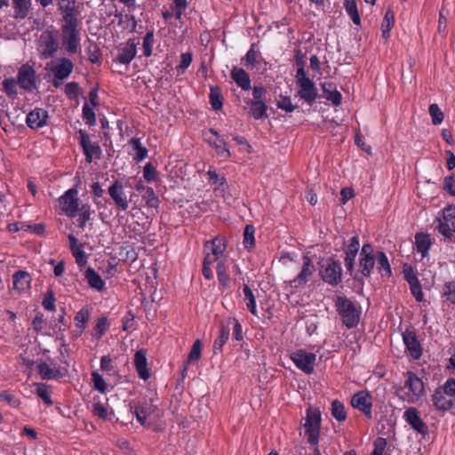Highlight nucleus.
<instances>
[{"instance_id": "1", "label": "nucleus", "mask_w": 455, "mask_h": 455, "mask_svg": "<svg viewBox=\"0 0 455 455\" xmlns=\"http://www.w3.org/2000/svg\"><path fill=\"white\" fill-rule=\"evenodd\" d=\"M334 307L339 315L342 323L352 329L357 326L360 321V307L346 296L339 295L334 299Z\"/></svg>"}, {"instance_id": "2", "label": "nucleus", "mask_w": 455, "mask_h": 455, "mask_svg": "<svg viewBox=\"0 0 455 455\" xmlns=\"http://www.w3.org/2000/svg\"><path fill=\"white\" fill-rule=\"evenodd\" d=\"M404 377L403 385L396 390V395L404 402L415 403L424 394L423 381L412 371H407Z\"/></svg>"}, {"instance_id": "3", "label": "nucleus", "mask_w": 455, "mask_h": 455, "mask_svg": "<svg viewBox=\"0 0 455 455\" xmlns=\"http://www.w3.org/2000/svg\"><path fill=\"white\" fill-rule=\"evenodd\" d=\"M295 81L298 87L296 97L312 105L318 97V90L302 66L297 69Z\"/></svg>"}, {"instance_id": "4", "label": "nucleus", "mask_w": 455, "mask_h": 455, "mask_svg": "<svg viewBox=\"0 0 455 455\" xmlns=\"http://www.w3.org/2000/svg\"><path fill=\"white\" fill-rule=\"evenodd\" d=\"M78 20H64V24L61 26L62 35V44L65 50L70 53H76L80 45V33L77 28Z\"/></svg>"}, {"instance_id": "5", "label": "nucleus", "mask_w": 455, "mask_h": 455, "mask_svg": "<svg viewBox=\"0 0 455 455\" xmlns=\"http://www.w3.org/2000/svg\"><path fill=\"white\" fill-rule=\"evenodd\" d=\"M319 274L323 282L332 286L338 285L342 281L341 265L333 258L322 260Z\"/></svg>"}, {"instance_id": "6", "label": "nucleus", "mask_w": 455, "mask_h": 455, "mask_svg": "<svg viewBox=\"0 0 455 455\" xmlns=\"http://www.w3.org/2000/svg\"><path fill=\"white\" fill-rule=\"evenodd\" d=\"M304 431L307 442L312 445H316L319 442L321 415L317 411L312 409L307 410V416L304 419Z\"/></svg>"}, {"instance_id": "7", "label": "nucleus", "mask_w": 455, "mask_h": 455, "mask_svg": "<svg viewBox=\"0 0 455 455\" xmlns=\"http://www.w3.org/2000/svg\"><path fill=\"white\" fill-rule=\"evenodd\" d=\"M302 266L299 274L287 283L292 290H299L304 288L313 277L315 272V267L310 257L307 255L302 258Z\"/></svg>"}, {"instance_id": "8", "label": "nucleus", "mask_w": 455, "mask_h": 455, "mask_svg": "<svg viewBox=\"0 0 455 455\" xmlns=\"http://www.w3.org/2000/svg\"><path fill=\"white\" fill-rule=\"evenodd\" d=\"M436 229L445 238L451 239L455 233V206L448 205L443 210V217L436 218Z\"/></svg>"}, {"instance_id": "9", "label": "nucleus", "mask_w": 455, "mask_h": 455, "mask_svg": "<svg viewBox=\"0 0 455 455\" xmlns=\"http://www.w3.org/2000/svg\"><path fill=\"white\" fill-rule=\"evenodd\" d=\"M59 203L61 207V211L67 216L70 218L76 217L81 207L77 189L76 188H71L67 190L64 195L59 198Z\"/></svg>"}, {"instance_id": "10", "label": "nucleus", "mask_w": 455, "mask_h": 455, "mask_svg": "<svg viewBox=\"0 0 455 455\" xmlns=\"http://www.w3.org/2000/svg\"><path fill=\"white\" fill-rule=\"evenodd\" d=\"M16 78L19 86L28 92H31L37 88L36 72L35 68L28 63L20 66Z\"/></svg>"}, {"instance_id": "11", "label": "nucleus", "mask_w": 455, "mask_h": 455, "mask_svg": "<svg viewBox=\"0 0 455 455\" xmlns=\"http://www.w3.org/2000/svg\"><path fill=\"white\" fill-rule=\"evenodd\" d=\"M296 367L306 374H311L314 371L316 355L314 353L304 349H298L290 355Z\"/></svg>"}, {"instance_id": "12", "label": "nucleus", "mask_w": 455, "mask_h": 455, "mask_svg": "<svg viewBox=\"0 0 455 455\" xmlns=\"http://www.w3.org/2000/svg\"><path fill=\"white\" fill-rule=\"evenodd\" d=\"M108 193L118 210L124 212L129 208L132 196L129 197L126 195L123 182L118 180H115L109 186Z\"/></svg>"}, {"instance_id": "13", "label": "nucleus", "mask_w": 455, "mask_h": 455, "mask_svg": "<svg viewBox=\"0 0 455 455\" xmlns=\"http://www.w3.org/2000/svg\"><path fill=\"white\" fill-rule=\"evenodd\" d=\"M372 395L367 390H360L351 398L352 407L360 411L368 419H372Z\"/></svg>"}, {"instance_id": "14", "label": "nucleus", "mask_w": 455, "mask_h": 455, "mask_svg": "<svg viewBox=\"0 0 455 455\" xmlns=\"http://www.w3.org/2000/svg\"><path fill=\"white\" fill-rule=\"evenodd\" d=\"M59 48V44L52 31H44L38 40V52L42 59L52 57Z\"/></svg>"}, {"instance_id": "15", "label": "nucleus", "mask_w": 455, "mask_h": 455, "mask_svg": "<svg viewBox=\"0 0 455 455\" xmlns=\"http://www.w3.org/2000/svg\"><path fill=\"white\" fill-rule=\"evenodd\" d=\"M403 340L410 356L414 360H419L422 355L423 349L416 331L411 328H407L403 332Z\"/></svg>"}, {"instance_id": "16", "label": "nucleus", "mask_w": 455, "mask_h": 455, "mask_svg": "<svg viewBox=\"0 0 455 455\" xmlns=\"http://www.w3.org/2000/svg\"><path fill=\"white\" fill-rule=\"evenodd\" d=\"M374 250L370 243H365L363 245L360 252L359 267L361 274L364 277H369L371 275L372 268L374 267Z\"/></svg>"}, {"instance_id": "17", "label": "nucleus", "mask_w": 455, "mask_h": 455, "mask_svg": "<svg viewBox=\"0 0 455 455\" xmlns=\"http://www.w3.org/2000/svg\"><path fill=\"white\" fill-rule=\"evenodd\" d=\"M79 143L85 155L87 163H92L93 158H100L101 155L100 147L92 143L88 133L83 130L79 131Z\"/></svg>"}, {"instance_id": "18", "label": "nucleus", "mask_w": 455, "mask_h": 455, "mask_svg": "<svg viewBox=\"0 0 455 455\" xmlns=\"http://www.w3.org/2000/svg\"><path fill=\"white\" fill-rule=\"evenodd\" d=\"M403 419L417 433L422 435L423 436L428 434V427L427 424L421 419L416 408H408L403 413Z\"/></svg>"}, {"instance_id": "19", "label": "nucleus", "mask_w": 455, "mask_h": 455, "mask_svg": "<svg viewBox=\"0 0 455 455\" xmlns=\"http://www.w3.org/2000/svg\"><path fill=\"white\" fill-rule=\"evenodd\" d=\"M134 410V414L137 420L142 426L148 425V419L156 411V406L152 403V401H139L132 406Z\"/></svg>"}, {"instance_id": "20", "label": "nucleus", "mask_w": 455, "mask_h": 455, "mask_svg": "<svg viewBox=\"0 0 455 455\" xmlns=\"http://www.w3.org/2000/svg\"><path fill=\"white\" fill-rule=\"evenodd\" d=\"M48 118L49 116L47 110L41 108H36L27 115L26 124L30 129L37 130L47 124Z\"/></svg>"}, {"instance_id": "21", "label": "nucleus", "mask_w": 455, "mask_h": 455, "mask_svg": "<svg viewBox=\"0 0 455 455\" xmlns=\"http://www.w3.org/2000/svg\"><path fill=\"white\" fill-rule=\"evenodd\" d=\"M137 44L134 40H128L118 49L116 60L122 64H130L137 54Z\"/></svg>"}, {"instance_id": "22", "label": "nucleus", "mask_w": 455, "mask_h": 455, "mask_svg": "<svg viewBox=\"0 0 455 455\" xmlns=\"http://www.w3.org/2000/svg\"><path fill=\"white\" fill-rule=\"evenodd\" d=\"M134 366L140 379L148 380L150 372L148 367L147 352L144 349L138 350L134 355Z\"/></svg>"}, {"instance_id": "23", "label": "nucleus", "mask_w": 455, "mask_h": 455, "mask_svg": "<svg viewBox=\"0 0 455 455\" xmlns=\"http://www.w3.org/2000/svg\"><path fill=\"white\" fill-rule=\"evenodd\" d=\"M74 68L73 62L67 58H61L52 67V71L54 75V78L59 80H64L69 76Z\"/></svg>"}, {"instance_id": "24", "label": "nucleus", "mask_w": 455, "mask_h": 455, "mask_svg": "<svg viewBox=\"0 0 455 455\" xmlns=\"http://www.w3.org/2000/svg\"><path fill=\"white\" fill-rule=\"evenodd\" d=\"M432 402L435 408L438 411H448L453 406V399L447 396L443 390L436 388L432 395Z\"/></svg>"}, {"instance_id": "25", "label": "nucleus", "mask_w": 455, "mask_h": 455, "mask_svg": "<svg viewBox=\"0 0 455 455\" xmlns=\"http://www.w3.org/2000/svg\"><path fill=\"white\" fill-rule=\"evenodd\" d=\"M231 78L243 91L251 89L249 74L242 68L235 67L230 72Z\"/></svg>"}, {"instance_id": "26", "label": "nucleus", "mask_w": 455, "mask_h": 455, "mask_svg": "<svg viewBox=\"0 0 455 455\" xmlns=\"http://www.w3.org/2000/svg\"><path fill=\"white\" fill-rule=\"evenodd\" d=\"M31 276L23 270L17 271L12 275V285L18 292H24L30 288Z\"/></svg>"}, {"instance_id": "27", "label": "nucleus", "mask_w": 455, "mask_h": 455, "mask_svg": "<svg viewBox=\"0 0 455 455\" xmlns=\"http://www.w3.org/2000/svg\"><path fill=\"white\" fill-rule=\"evenodd\" d=\"M58 7L63 15V20L77 19L76 0H58Z\"/></svg>"}, {"instance_id": "28", "label": "nucleus", "mask_w": 455, "mask_h": 455, "mask_svg": "<svg viewBox=\"0 0 455 455\" xmlns=\"http://www.w3.org/2000/svg\"><path fill=\"white\" fill-rule=\"evenodd\" d=\"M415 245L417 251L421 254V257L426 258L428 255L429 249L432 245L430 235L422 232L416 233Z\"/></svg>"}, {"instance_id": "29", "label": "nucleus", "mask_w": 455, "mask_h": 455, "mask_svg": "<svg viewBox=\"0 0 455 455\" xmlns=\"http://www.w3.org/2000/svg\"><path fill=\"white\" fill-rule=\"evenodd\" d=\"M84 277L91 288L98 291H101L105 289V282L93 268L88 267L84 271Z\"/></svg>"}, {"instance_id": "30", "label": "nucleus", "mask_w": 455, "mask_h": 455, "mask_svg": "<svg viewBox=\"0 0 455 455\" xmlns=\"http://www.w3.org/2000/svg\"><path fill=\"white\" fill-rule=\"evenodd\" d=\"M323 97L331 101L333 106L337 107L340 105L342 100L341 93L336 89L334 84L331 83H324L322 84Z\"/></svg>"}, {"instance_id": "31", "label": "nucleus", "mask_w": 455, "mask_h": 455, "mask_svg": "<svg viewBox=\"0 0 455 455\" xmlns=\"http://www.w3.org/2000/svg\"><path fill=\"white\" fill-rule=\"evenodd\" d=\"M16 19H25L30 11L32 0H12Z\"/></svg>"}, {"instance_id": "32", "label": "nucleus", "mask_w": 455, "mask_h": 455, "mask_svg": "<svg viewBox=\"0 0 455 455\" xmlns=\"http://www.w3.org/2000/svg\"><path fill=\"white\" fill-rule=\"evenodd\" d=\"M377 269L382 277H390L392 275V269L384 251H378L376 254Z\"/></svg>"}, {"instance_id": "33", "label": "nucleus", "mask_w": 455, "mask_h": 455, "mask_svg": "<svg viewBox=\"0 0 455 455\" xmlns=\"http://www.w3.org/2000/svg\"><path fill=\"white\" fill-rule=\"evenodd\" d=\"M204 251H208L220 258L226 250V244L223 239L214 237L212 240L207 241L204 243Z\"/></svg>"}, {"instance_id": "34", "label": "nucleus", "mask_w": 455, "mask_h": 455, "mask_svg": "<svg viewBox=\"0 0 455 455\" xmlns=\"http://www.w3.org/2000/svg\"><path fill=\"white\" fill-rule=\"evenodd\" d=\"M37 369L42 379H55L61 377L60 371L58 368H52L44 362L40 363Z\"/></svg>"}, {"instance_id": "35", "label": "nucleus", "mask_w": 455, "mask_h": 455, "mask_svg": "<svg viewBox=\"0 0 455 455\" xmlns=\"http://www.w3.org/2000/svg\"><path fill=\"white\" fill-rule=\"evenodd\" d=\"M92 413L94 417H97L102 420H111L114 416V412L112 411H108V407H106L100 402H96L92 405L91 409Z\"/></svg>"}, {"instance_id": "36", "label": "nucleus", "mask_w": 455, "mask_h": 455, "mask_svg": "<svg viewBox=\"0 0 455 455\" xmlns=\"http://www.w3.org/2000/svg\"><path fill=\"white\" fill-rule=\"evenodd\" d=\"M250 106V114L259 120L267 116V106L264 101H247Z\"/></svg>"}, {"instance_id": "37", "label": "nucleus", "mask_w": 455, "mask_h": 455, "mask_svg": "<svg viewBox=\"0 0 455 455\" xmlns=\"http://www.w3.org/2000/svg\"><path fill=\"white\" fill-rule=\"evenodd\" d=\"M344 8L346 12L352 20L355 25L361 24V18L357 8L356 0H344Z\"/></svg>"}, {"instance_id": "38", "label": "nucleus", "mask_w": 455, "mask_h": 455, "mask_svg": "<svg viewBox=\"0 0 455 455\" xmlns=\"http://www.w3.org/2000/svg\"><path fill=\"white\" fill-rule=\"evenodd\" d=\"M229 331L230 329L228 326H220V333L213 343L214 354H217L222 350L224 344L228 341L229 338Z\"/></svg>"}, {"instance_id": "39", "label": "nucleus", "mask_w": 455, "mask_h": 455, "mask_svg": "<svg viewBox=\"0 0 455 455\" xmlns=\"http://www.w3.org/2000/svg\"><path fill=\"white\" fill-rule=\"evenodd\" d=\"M243 294H244V300L246 302L247 309L253 315H258L257 306H256V299H255V296H254L252 291L251 290V288L247 284H244L243 287Z\"/></svg>"}, {"instance_id": "40", "label": "nucleus", "mask_w": 455, "mask_h": 455, "mask_svg": "<svg viewBox=\"0 0 455 455\" xmlns=\"http://www.w3.org/2000/svg\"><path fill=\"white\" fill-rule=\"evenodd\" d=\"M360 248V243H359V237L357 235H355L351 237L348 241V243L346 244L345 248V259H355V257L358 253Z\"/></svg>"}, {"instance_id": "41", "label": "nucleus", "mask_w": 455, "mask_h": 455, "mask_svg": "<svg viewBox=\"0 0 455 455\" xmlns=\"http://www.w3.org/2000/svg\"><path fill=\"white\" fill-rule=\"evenodd\" d=\"M217 277L220 283L224 290L229 287V276L227 274V269L223 261H218L216 266Z\"/></svg>"}, {"instance_id": "42", "label": "nucleus", "mask_w": 455, "mask_h": 455, "mask_svg": "<svg viewBox=\"0 0 455 455\" xmlns=\"http://www.w3.org/2000/svg\"><path fill=\"white\" fill-rule=\"evenodd\" d=\"M78 212V226L84 229L86 226V223L91 220L93 211L91 209L89 204H82Z\"/></svg>"}, {"instance_id": "43", "label": "nucleus", "mask_w": 455, "mask_h": 455, "mask_svg": "<svg viewBox=\"0 0 455 455\" xmlns=\"http://www.w3.org/2000/svg\"><path fill=\"white\" fill-rule=\"evenodd\" d=\"M395 24V14L392 10L388 9L386 12L381 28H382V36L385 38L389 36V32Z\"/></svg>"}, {"instance_id": "44", "label": "nucleus", "mask_w": 455, "mask_h": 455, "mask_svg": "<svg viewBox=\"0 0 455 455\" xmlns=\"http://www.w3.org/2000/svg\"><path fill=\"white\" fill-rule=\"evenodd\" d=\"M17 78H5L3 81L4 92L12 99H16L18 95L17 92Z\"/></svg>"}, {"instance_id": "45", "label": "nucleus", "mask_w": 455, "mask_h": 455, "mask_svg": "<svg viewBox=\"0 0 455 455\" xmlns=\"http://www.w3.org/2000/svg\"><path fill=\"white\" fill-rule=\"evenodd\" d=\"M129 144L132 145L133 149L136 151V156H134L136 161H142L147 157L148 149L141 145L140 139L132 138L129 140Z\"/></svg>"}, {"instance_id": "46", "label": "nucleus", "mask_w": 455, "mask_h": 455, "mask_svg": "<svg viewBox=\"0 0 455 455\" xmlns=\"http://www.w3.org/2000/svg\"><path fill=\"white\" fill-rule=\"evenodd\" d=\"M331 414L338 421H344L347 419L344 404L338 400H334L331 403Z\"/></svg>"}, {"instance_id": "47", "label": "nucleus", "mask_w": 455, "mask_h": 455, "mask_svg": "<svg viewBox=\"0 0 455 455\" xmlns=\"http://www.w3.org/2000/svg\"><path fill=\"white\" fill-rule=\"evenodd\" d=\"M36 394L47 404L52 405L53 402L50 396L49 386L44 383L36 384Z\"/></svg>"}, {"instance_id": "48", "label": "nucleus", "mask_w": 455, "mask_h": 455, "mask_svg": "<svg viewBox=\"0 0 455 455\" xmlns=\"http://www.w3.org/2000/svg\"><path fill=\"white\" fill-rule=\"evenodd\" d=\"M89 318H90V313L85 308H82L81 310H79L76 313V315L74 318V321H75L76 326L81 330L80 332H82L85 329L86 324L89 321Z\"/></svg>"}, {"instance_id": "49", "label": "nucleus", "mask_w": 455, "mask_h": 455, "mask_svg": "<svg viewBox=\"0 0 455 455\" xmlns=\"http://www.w3.org/2000/svg\"><path fill=\"white\" fill-rule=\"evenodd\" d=\"M255 228L252 225H246L243 231V246L246 249H251L255 244L254 239Z\"/></svg>"}, {"instance_id": "50", "label": "nucleus", "mask_w": 455, "mask_h": 455, "mask_svg": "<svg viewBox=\"0 0 455 455\" xmlns=\"http://www.w3.org/2000/svg\"><path fill=\"white\" fill-rule=\"evenodd\" d=\"M108 327L109 323L107 317L99 318L94 326L92 336L96 337L98 339H100L106 333Z\"/></svg>"}, {"instance_id": "51", "label": "nucleus", "mask_w": 455, "mask_h": 455, "mask_svg": "<svg viewBox=\"0 0 455 455\" xmlns=\"http://www.w3.org/2000/svg\"><path fill=\"white\" fill-rule=\"evenodd\" d=\"M210 102L214 110H219L222 108V96L219 87L211 88Z\"/></svg>"}, {"instance_id": "52", "label": "nucleus", "mask_w": 455, "mask_h": 455, "mask_svg": "<svg viewBox=\"0 0 455 455\" xmlns=\"http://www.w3.org/2000/svg\"><path fill=\"white\" fill-rule=\"evenodd\" d=\"M154 43H155L154 31L153 30L148 31L146 33L145 36L143 37V44H142L143 53L146 57H149L152 55Z\"/></svg>"}, {"instance_id": "53", "label": "nucleus", "mask_w": 455, "mask_h": 455, "mask_svg": "<svg viewBox=\"0 0 455 455\" xmlns=\"http://www.w3.org/2000/svg\"><path fill=\"white\" fill-rule=\"evenodd\" d=\"M92 381L93 384V387L100 393L105 394L107 392V383L100 373H98L97 371H92Z\"/></svg>"}, {"instance_id": "54", "label": "nucleus", "mask_w": 455, "mask_h": 455, "mask_svg": "<svg viewBox=\"0 0 455 455\" xmlns=\"http://www.w3.org/2000/svg\"><path fill=\"white\" fill-rule=\"evenodd\" d=\"M212 146L215 148L217 155L223 158H228L230 156L229 149L227 148L224 140L220 139L212 142Z\"/></svg>"}, {"instance_id": "55", "label": "nucleus", "mask_w": 455, "mask_h": 455, "mask_svg": "<svg viewBox=\"0 0 455 455\" xmlns=\"http://www.w3.org/2000/svg\"><path fill=\"white\" fill-rule=\"evenodd\" d=\"M277 108L287 113H291L296 109V106L291 103V100L288 96H280L277 100Z\"/></svg>"}, {"instance_id": "56", "label": "nucleus", "mask_w": 455, "mask_h": 455, "mask_svg": "<svg viewBox=\"0 0 455 455\" xmlns=\"http://www.w3.org/2000/svg\"><path fill=\"white\" fill-rule=\"evenodd\" d=\"M429 114L432 117V123L435 125L440 124L443 120V113L441 111L437 104L429 106Z\"/></svg>"}, {"instance_id": "57", "label": "nucleus", "mask_w": 455, "mask_h": 455, "mask_svg": "<svg viewBox=\"0 0 455 455\" xmlns=\"http://www.w3.org/2000/svg\"><path fill=\"white\" fill-rule=\"evenodd\" d=\"M193 60L191 52H185L180 55V62L177 66L176 69L179 74H182L190 66Z\"/></svg>"}, {"instance_id": "58", "label": "nucleus", "mask_w": 455, "mask_h": 455, "mask_svg": "<svg viewBox=\"0 0 455 455\" xmlns=\"http://www.w3.org/2000/svg\"><path fill=\"white\" fill-rule=\"evenodd\" d=\"M143 198L146 199L148 207L157 208L159 201L152 188H147L145 189Z\"/></svg>"}, {"instance_id": "59", "label": "nucleus", "mask_w": 455, "mask_h": 455, "mask_svg": "<svg viewBox=\"0 0 455 455\" xmlns=\"http://www.w3.org/2000/svg\"><path fill=\"white\" fill-rule=\"evenodd\" d=\"M207 174L209 176V181L212 184L222 187L227 182L226 178L224 176H220L213 167L209 168Z\"/></svg>"}, {"instance_id": "60", "label": "nucleus", "mask_w": 455, "mask_h": 455, "mask_svg": "<svg viewBox=\"0 0 455 455\" xmlns=\"http://www.w3.org/2000/svg\"><path fill=\"white\" fill-rule=\"evenodd\" d=\"M201 341L199 339H196L193 346H192V348L188 354V360H187V363H191V362H195V361H197L200 356H201Z\"/></svg>"}, {"instance_id": "61", "label": "nucleus", "mask_w": 455, "mask_h": 455, "mask_svg": "<svg viewBox=\"0 0 455 455\" xmlns=\"http://www.w3.org/2000/svg\"><path fill=\"white\" fill-rule=\"evenodd\" d=\"M143 177L148 182H151L156 180L157 172L155 166L151 163H148L144 166L143 170Z\"/></svg>"}, {"instance_id": "62", "label": "nucleus", "mask_w": 455, "mask_h": 455, "mask_svg": "<svg viewBox=\"0 0 455 455\" xmlns=\"http://www.w3.org/2000/svg\"><path fill=\"white\" fill-rule=\"evenodd\" d=\"M443 295L446 298L448 301L452 304H455V283L449 282L444 284L443 293Z\"/></svg>"}, {"instance_id": "63", "label": "nucleus", "mask_w": 455, "mask_h": 455, "mask_svg": "<svg viewBox=\"0 0 455 455\" xmlns=\"http://www.w3.org/2000/svg\"><path fill=\"white\" fill-rule=\"evenodd\" d=\"M438 389L443 390L444 394L447 396L454 399L455 397V379H448L443 387H438Z\"/></svg>"}, {"instance_id": "64", "label": "nucleus", "mask_w": 455, "mask_h": 455, "mask_svg": "<svg viewBox=\"0 0 455 455\" xmlns=\"http://www.w3.org/2000/svg\"><path fill=\"white\" fill-rule=\"evenodd\" d=\"M387 440L383 437H378L374 443V449L371 452V455H384V451L387 447Z\"/></svg>"}]
</instances>
